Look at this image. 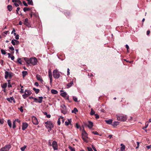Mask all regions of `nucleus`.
Listing matches in <instances>:
<instances>
[{
	"label": "nucleus",
	"instance_id": "49",
	"mask_svg": "<svg viewBox=\"0 0 151 151\" xmlns=\"http://www.w3.org/2000/svg\"><path fill=\"white\" fill-rule=\"evenodd\" d=\"M23 3L25 6H28L27 4L25 2V1H23Z\"/></svg>",
	"mask_w": 151,
	"mask_h": 151
},
{
	"label": "nucleus",
	"instance_id": "52",
	"mask_svg": "<svg viewBox=\"0 0 151 151\" xmlns=\"http://www.w3.org/2000/svg\"><path fill=\"white\" fill-rule=\"evenodd\" d=\"M22 96H23V98H24V99H25L28 96H27V95H26L25 94L24 95H22Z\"/></svg>",
	"mask_w": 151,
	"mask_h": 151
},
{
	"label": "nucleus",
	"instance_id": "8",
	"mask_svg": "<svg viewBox=\"0 0 151 151\" xmlns=\"http://www.w3.org/2000/svg\"><path fill=\"white\" fill-rule=\"evenodd\" d=\"M32 122L33 124L35 125H37L39 123L37 119V118L34 116H33L32 117Z\"/></svg>",
	"mask_w": 151,
	"mask_h": 151
},
{
	"label": "nucleus",
	"instance_id": "53",
	"mask_svg": "<svg viewBox=\"0 0 151 151\" xmlns=\"http://www.w3.org/2000/svg\"><path fill=\"white\" fill-rule=\"evenodd\" d=\"M14 121H15V122H17L19 123H20L21 121L18 119H15Z\"/></svg>",
	"mask_w": 151,
	"mask_h": 151
},
{
	"label": "nucleus",
	"instance_id": "36",
	"mask_svg": "<svg viewBox=\"0 0 151 151\" xmlns=\"http://www.w3.org/2000/svg\"><path fill=\"white\" fill-rule=\"evenodd\" d=\"M26 147H27L26 146L24 145L23 147H22L20 148L21 150L22 151H24L25 149L26 148Z\"/></svg>",
	"mask_w": 151,
	"mask_h": 151
},
{
	"label": "nucleus",
	"instance_id": "57",
	"mask_svg": "<svg viewBox=\"0 0 151 151\" xmlns=\"http://www.w3.org/2000/svg\"><path fill=\"white\" fill-rule=\"evenodd\" d=\"M14 3V5L16 7H18V6H19V4L18 3H16L15 2Z\"/></svg>",
	"mask_w": 151,
	"mask_h": 151
},
{
	"label": "nucleus",
	"instance_id": "14",
	"mask_svg": "<svg viewBox=\"0 0 151 151\" xmlns=\"http://www.w3.org/2000/svg\"><path fill=\"white\" fill-rule=\"evenodd\" d=\"M73 84V81H71L70 82L68 83L66 85V88H69L71 87Z\"/></svg>",
	"mask_w": 151,
	"mask_h": 151
},
{
	"label": "nucleus",
	"instance_id": "27",
	"mask_svg": "<svg viewBox=\"0 0 151 151\" xmlns=\"http://www.w3.org/2000/svg\"><path fill=\"white\" fill-rule=\"evenodd\" d=\"M105 121L107 124H111L112 123V120L111 119L106 120Z\"/></svg>",
	"mask_w": 151,
	"mask_h": 151
},
{
	"label": "nucleus",
	"instance_id": "9",
	"mask_svg": "<svg viewBox=\"0 0 151 151\" xmlns=\"http://www.w3.org/2000/svg\"><path fill=\"white\" fill-rule=\"evenodd\" d=\"M52 146L54 150H57L58 149V145L57 142L55 141H53L52 143Z\"/></svg>",
	"mask_w": 151,
	"mask_h": 151
},
{
	"label": "nucleus",
	"instance_id": "40",
	"mask_svg": "<svg viewBox=\"0 0 151 151\" xmlns=\"http://www.w3.org/2000/svg\"><path fill=\"white\" fill-rule=\"evenodd\" d=\"M69 148L70 150V151H75V149L71 146H69Z\"/></svg>",
	"mask_w": 151,
	"mask_h": 151
},
{
	"label": "nucleus",
	"instance_id": "44",
	"mask_svg": "<svg viewBox=\"0 0 151 151\" xmlns=\"http://www.w3.org/2000/svg\"><path fill=\"white\" fill-rule=\"evenodd\" d=\"M4 122V120L3 119H0V124H3Z\"/></svg>",
	"mask_w": 151,
	"mask_h": 151
},
{
	"label": "nucleus",
	"instance_id": "13",
	"mask_svg": "<svg viewBox=\"0 0 151 151\" xmlns=\"http://www.w3.org/2000/svg\"><path fill=\"white\" fill-rule=\"evenodd\" d=\"M36 78L38 81H39L41 82L42 83L43 80L41 76L39 74H37L36 76Z\"/></svg>",
	"mask_w": 151,
	"mask_h": 151
},
{
	"label": "nucleus",
	"instance_id": "22",
	"mask_svg": "<svg viewBox=\"0 0 151 151\" xmlns=\"http://www.w3.org/2000/svg\"><path fill=\"white\" fill-rule=\"evenodd\" d=\"M39 99H38V101H37V102L41 103L42 101V99H43V97H39Z\"/></svg>",
	"mask_w": 151,
	"mask_h": 151
},
{
	"label": "nucleus",
	"instance_id": "61",
	"mask_svg": "<svg viewBox=\"0 0 151 151\" xmlns=\"http://www.w3.org/2000/svg\"><path fill=\"white\" fill-rule=\"evenodd\" d=\"M20 92L21 93H23L24 92V89L23 88H21Z\"/></svg>",
	"mask_w": 151,
	"mask_h": 151
},
{
	"label": "nucleus",
	"instance_id": "17",
	"mask_svg": "<svg viewBox=\"0 0 151 151\" xmlns=\"http://www.w3.org/2000/svg\"><path fill=\"white\" fill-rule=\"evenodd\" d=\"M10 99H11V101L12 100L14 103L15 102V100L13 97H10V98H7L6 100L9 102H12V101H10Z\"/></svg>",
	"mask_w": 151,
	"mask_h": 151
},
{
	"label": "nucleus",
	"instance_id": "29",
	"mask_svg": "<svg viewBox=\"0 0 151 151\" xmlns=\"http://www.w3.org/2000/svg\"><path fill=\"white\" fill-rule=\"evenodd\" d=\"M67 95V93L66 92H63L61 93L60 94V95L63 97H65Z\"/></svg>",
	"mask_w": 151,
	"mask_h": 151
},
{
	"label": "nucleus",
	"instance_id": "56",
	"mask_svg": "<svg viewBox=\"0 0 151 151\" xmlns=\"http://www.w3.org/2000/svg\"><path fill=\"white\" fill-rule=\"evenodd\" d=\"M80 126L77 123L76 124V127L77 129H78L80 127Z\"/></svg>",
	"mask_w": 151,
	"mask_h": 151
},
{
	"label": "nucleus",
	"instance_id": "4",
	"mask_svg": "<svg viewBox=\"0 0 151 151\" xmlns=\"http://www.w3.org/2000/svg\"><path fill=\"white\" fill-rule=\"evenodd\" d=\"M45 124H46V127L47 128H49L50 129L48 130V131L49 132L51 130V128H53L54 127V124L53 123L50 121H47L46 122H45Z\"/></svg>",
	"mask_w": 151,
	"mask_h": 151
},
{
	"label": "nucleus",
	"instance_id": "64",
	"mask_svg": "<svg viewBox=\"0 0 151 151\" xmlns=\"http://www.w3.org/2000/svg\"><path fill=\"white\" fill-rule=\"evenodd\" d=\"M35 85L37 86H39V83L37 82H35Z\"/></svg>",
	"mask_w": 151,
	"mask_h": 151
},
{
	"label": "nucleus",
	"instance_id": "7",
	"mask_svg": "<svg viewBox=\"0 0 151 151\" xmlns=\"http://www.w3.org/2000/svg\"><path fill=\"white\" fill-rule=\"evenodd\" d=\"M61 107L62 108L61 109V112L64 114H66L67 113L66 106L64 105H63L61 106Z\"/></svg>",
	"mask_w": 151,
	"mask_h": 151
},
{
	"label": "nucleus",
	"instance_id": "21",
	"mask_svg": "<svg viewBox=\"0 0 151 151\" xmlns=\"http://www.w3.org/2000/svg\"><path fill=\"white\" fill-rule=\"evenodd\" d=\"M7 8L8 9V10L9 12H10L13 9V7L11 5H9L7 6Z\"/></svg>",
	"mask_w": 151,
	"mask_h": 151
},
{
	"label": "nucleus",
	"instance_id": "47",
	"mask_svg": "<svg viewBox=\"0 0 151 151\" xmlns=\"http://www.w3.org/2000/svg\"><path fill=\"white\" fill-rule=\"evenodd\" d=\"M139 144H140V143L139 142H137V146L136 147V149H138L139 147Z\"/></svg>",
	"mask_w": 151,
	"mask_h": 151
},
{
	"label": "nucleus",
	"instance_id": "31",
	"mask_svg": "<svg viewBox=\"0 0 151 151\" xmlns=\"http://www.w3.org/2000/svg\"><path fill=\"white\" fill-rule=\"evenodd\" d=\"M27 74V72L26 71H23L22 72V75L23 77H24Z\"/></svg>",
	"mask_w": 151,
	"mask_h": 151
},
{
	"label": "nucleus",
	"instance_id": "12",
	"mask_svg": "<svg viewBox=\"0 0 151 151\" xmlns=\"http://www.w3.org/2000/svg\"><path fill=\"white\" fill-rule=\"evenodd\" d=\"M28 126V124L26 122H23L22 124V129L25 130Z\"/></svg>",
	"mask_w": 151,
	"mask_h": 151
},
{
	"label": "nucleus",
	"instance_id": "43",
	"mask_svg": "<svg viewBox=\"0 0 151 151\" xmlns=\"http://www.w3.org/2000/svg\"><path fill=\"white\" fill-rule=\"evenodd\" d=\"M9 48L12 51H14V48L12 46L11 47H9Z\"/></svg>",
	"mask_w": 151,
	"mask_h": 151
},
{
	"label": "nucleus",
	"instance_id": "11",
	"mask_svg": "<svg viewBox=\"0 0 151 151\" xmlns=\"http://www.w3.org/2000/svg\"><path fill=\"white\" fill-rule=\"evenodd\" d=\"M11 43L13 45H18L19 44V41L14 39L12 40Z\"/></svg>",
	"mask_w": 151,
	"mask_h": 151
},
{
	"label": "nucleus",
	"instance_id": "50",
	"mask_svg": "<svg viewBox=\"0 0 151 151\" xmlns=\"http://www.w3.org/2000/svg\"><path fill=\"white\" fill-rule=\"evenodd\" d=\"M95 135H99L100 136H101L102 135V134H99V133L98 132L96 131H95Z\"/></svg>",
	"mask_w": 151,
	"mask_h": 151
},
{
	"label": "nucleus",
	"instance_id": "48",
	"mask_svg": "<svg viewBox=\"0 0 151 151\" xmlns=\"http://www.w3.org/2000/svg\"><path fill=\"white\" fill-rule=\"evenodd\" d=\"M73 100L77 102L78 101H77V100H78L77 98L76 97L73 96Z\"/></svg>",
	"mask_w": 151,
	"mask_h": 151
},
{
	"label": "nucleus",
	"instance_id": "38",
	"mask_svg": "<svg viewBox=\"0 0 151 151\" xmlns=\"http://www.w3.org/2000/svg\"><path fill=\"white\" fill-rule=\"evenodd\" d=\"M94 114V111L93 109L92 108V109H91V111L90 112V114L91 115H93Z\"/></svg>",
	"mask_w": 151,
	"mask_h": 151
},
{
	"label": "nucleus",
	"instance_id": "60",
	"mask_svg": "<svg viewBox=\"0 0 151 151\" xmlns=\"http://www.w3.org/2000/svg\"><path fill=\"white\" fill-rule=\"evenodd\" d=\"M69 71H70L69 69V68H68V70H67V75L68 76L70 74V73Z\"/></svg>",
	"mask_w": 151,
	"mask_h": 151
},
{
	"label": "nucleus",
	"instance_id": "6",
	"mask_svg": "<svg viewBox=\"0 0 151 151\" xmlns=\"http://www.w3.org/2000/svg\"><path fill=\"white\" fill-rule=\"evenodd\" d=\"M53 77L56 79L58 78L60 76V74L58 71L56 70H54L53 72Z\"/></svg>",
	"mask_w": 151,
	"mask_h": 151
},
{
	"label": "nucleus",
	"instance_id": "28",
	"mask_svg": "<svg viewBox=\"0 0 151 151\" xmlns=\"http://www.w3.org/2000/svg\"><path fill=\"white\" fill-rule=\"evenodd\" d=\"M68 122L66 121L65 122V124L66 126H68L69 124H70L71 123V119H68Z\"/></svg>",
	"mask_w": 151,
	"mask_h": 151
},
{
	"label": "nucleus",
	"instance_id": "45",
	"mask_svg": "<svg viewBox=\"0 0 151 151\" xmlns=\"http://www.w3.org/2000/svg\"><path fill=\"white\" fill-rule=\"evenodd\" d=\"M16 127V126L15 124V121H14L13 122V128L14 129H15Z\"/></svg>",
	"mask_w": 151,
	"mask_h": 151
},
{
	"label": "nucleus",
	"instance_id": "15",
	"mask_svg": "<svg viewBox=\"0 0 151 151\" xmlns=\"http://www.w3.org/2000/svg\"><path fill=\"white\" fill-rule=\"evenodd\" d=\"M82 137H87L88 134L84 130H83L82 132Z\"/></svg>",
	"mask_w": 151,
	"mask_h": 151
},
{
	"label": "nucleus",
	"instance_id": "25",
	"mask_svg": "<svg viewBox=\"0 0 151 151\" xmlns=\"http://www.w3.org/2000/svg\"><path fill=\"white\" fill-rule=\"evenodd\" d=\"M51 92L52 93L54 94H57L58 93V92L57 90L53 89L51 90Z\"/></svg>",
	"mask_w": 151,
	"mask_h": 151
},
{
	"label": "nucleus",
	"instance_id": "59",
	"mask_svg": "<svg viewBox=\"0 0 151 151\" xmlns=\"http://www.w3.org/2000/svg\"><path fill=\"white\" fill-rule=\"evenodd\" d=\"M15 38L17 40L19 39V35H16L15 36Z\"/></svg>",
	"mask_w": 151,
	"mask_h": 151
},
{
	"label": "nucleus",
	"instance_id": "2",
	"mask_svg": "<svg viewBox=\"0 0 151 151\" xmlns=\"http://www.w3.org/2000/svg\"><path fill=\"white\" fill-rule=\"evenodd\" d=\"M117 119L119 121H125L127 119V116L126 115L122 114H118L116 115Z\"/></svg>",
	"mask_w": 151,
	"mask_h": 151
},
{
	"label": "nucleus",
	"instance_id": "62",
	"mask_svg": "<svg viewBox=\"0 0 151 151\" xmlns=\"http://www.w3.org/2000/svg\"><path fill=\"white\" fill-rule=\"evenodd\" d=\"M33 13V12H30L29 13V15H30V17L31 18H32V17Z\"/></svg>",
	"mask_w": 151,
	"mask_h": 151
},
{
	"label": "nucleus",
	"instance_id": "19",
	"mask_svg": "<svg viewBox=\"0 0 151 151\" xmlns=\"http://www.w3.org/2000/svg\"><path fill=\"white\" fill-rule=\"evenodd\" d=\"M32 7L27 8L26 7H24L23 9V10L24 12H25L27 11H29L31 10Z\"/></svg>",
	"mask_w": 151,
	"mask_h": 151
},
{
	"label": "nucleus",
	"instance_id": "16",
	"mask_svg": "<svg viewBox=\"0 0 151 151\" xmlns=\"http://www.w3.org/2000/svg\"><path fill=\"white\" fill-rule=\"evenodd\" d=\"M25 94L28 96L32 94L31 91L29 90H26L25 91Z\"/></svg>",
	"mask_w": 151,
	"mask_h": 151
},
{
	"label": "nucleus",
	"instance_id": "10",
	"mask_svg": "<svg viewBox=\"0 0 151 151\" xmlns=\"http://www.w3.org/2000/svg\"><path fill=\"white\" fill-rule=\"evenodd\" d=\"M86 125L89 128L91 129L93 126V123L91 121H88V123H86Z\"/></svg>",
	"mask_w": 151,
	"mask_h": 151
},
{
	"label": "nucleus",
	"instance_id": "24",
	"mask_svg": "<svg viewBox=\"0 0 151 151\" xmlns=\"http://www.w3.org/2000/svg\"><path fill=\"white\" fill-rule=\"evenodd\" d=\"M121 147L120 148L121 150L122 151H123L125 149V146L124 145L121 144Z\"/></svg>",
	"mask_w": 151,
	"mask_h": 151
},
{
	"label": "nucleus",
	"instance_id": "20",
	"mask_svg": "<svg viewBox=\"0 0 151 151\" xmlns=\"http://www.w3.org/2000/svg\"><path fill=\"white\" fill-rule=\"evenodd\" d=\"M119 122L117 121H115L113 122L112 125L114 127H116L119 125Z\"/></svg>",
	"mask_w": 151,
	"mask_h": 151
},
{
	"label": "nucleus",
	"instance_id": "30",
	"mask_svg": "<svg viewBox=\"0 0 151 151\" xmlns=\"http://www.w3.org/2000/svg\"><path fill=\"white\" fill-rule=\"evenodd\" d=\"M7 123L10 127L11 128L12 127V123L11 121L9 119L8 120Z\"/></svg>",
	"mask_w": 151,
	"mask_h": 151
},
{
	"label": "nucleus",
	"instance_id": "63",
	"mask_svg": "<svg viewBox=\"0 0 151 151\" xmlns=\"http://www.w3.org/2000/svg\"><path fill=\"white\" fill-rule=\"evenodd\" d=\"M150 122H151V119L150 118L149 119V121H147L146 123H148L147 124H148Z\"/></svg>",
	"mask_w": 151,
	"mask_h": 151
},
{
	"label": "nucleus",
	"instance_id": "1",
	"mask_svg": "<svg viewBox=\"0 0 151 151\" xmlns=\"http://www.w3.org/2000/svg\"><path fill=\"white\" fill-rule=\"evenodd\" d=\"M24 59L27 64H31L33 65H36L37 63V59L35 57L30 58L25 57L24 58Z\"/></svg>",
	"mask_w": 151,
	"mask_h": 151
},
{
	"label": "nucleus",
	"instance_id": "3",
	"mask_svg": "<svg viewBox=\"0 0 151 151\" xmlns=\"http://www.w3.org/2000/svg\"><path fill=\"white\" fill-rule=\"evenodd\" d=\"M5 78L6 79H7L8 77H9L10 79H11L12 77L14 75V74L11 72H9L8 71H6L5 72Z\"/></svg>",
	"mask_w": 151,
	"mask_h": 151
},
{
	"label": "nucleus",
	"instance_id": "55",
	"mask_svg": "<svg viewBox=\"0 0 151 151\" xmlns=\"http://www.w3.org/2000/svg\"><path fill=\"white\" fill-rule=\"evenodd\" d=\"M34 99V101L35 102H37V101H38V99H37L36 98L34 97V99Z\"/></svg>",
	"mask_w": 151,
	"mask_h": 151
},
{
	"label": "nucleus",
	"instance_id": "18",
	"mask_svg": "<svg viewBox=\"0 0 151 151\" xmlns=\"http://www.w3.org/2000/svg\"><path fill=\"white\" fill-rule=\"evenodd\" d=\"M7 86V84L6 83H3L1 84V86L3 89L6 88Z\"/></svg>",
	"mask_w": 151,
	"mask_h": 151
},
{
	"label": "nucleus",
	"instance_id": "58",
	"mask_svg": "<svg viewBox=\"0 0 151 151\" xmlns=\"http://www.w3.org/2000/svg\"><path fill=\"white\" fill-rule=\"evenodd\" d=\"M58 123L59 125H60V118H59L58 119Z\"/></svg>",
	"mask_w": 151,
	"mask_h": 151
},
{
	"label": "nucleus",
	"instance_id": "39",
	"mask_svg": "<svg viewBox=\"0 0 151 151\" xmlns=\"http://www.w3.org/2000/svg\"><path fill=\"white\" fill-rule=\"evenodd\" d=\"M87 137H82V138L83 139V140L85 142H87L88 140L87 139Z\"/></svg>",
	"mask_w": 151,
	"mask_h": 151
},
{
	"label": "nucleus",
	"instance_id": "23",
	"mask_svg": "<svg viewBox=\"0 0 151 151\" xmlns=\"http://www.w3.org/2000/svg\"><path fill=\"white\" fill-rule=\"evenodd\" d=\"M28 18H26L25 19L24 24L27 26H28L29 23L28 22Z\"/></svg>",
	"mask_w": 151,
	"mask_h": 151
},
{
	"label": "nucleus",
	"instance_id": "33",
	"mask_svg": "<svg viewBox=\"0 0 151 151\" xmlns=\"http://www.w3.org/2000/svg\"><path fill=\"white\" fill-rule=\"evenodd\" d=\"M78 112V110L76 108H75L73 110H72V113H74L75 114H76V112Z\"/></svg>",
	"mask_w": 151,
	"mask_h": 151
},
{
	"label": "nucleus",
	"instance_id": "41",
	"mask_svg": "<svg viewBox=\"0 0 151 151\" xmlns=\"http://www.w3.org/2000/svg\"><path fill=\"white\" fill-rule=\"evenodd\" d=\"M17 62L18 63H19L20 64H22V63H21V58H18L17 59Z\"/></svg>",
	"mask_w": 151,
	"mask_h": 151
},
{
	"label": "nucleus",
	"instance_id": "37",
	"mask_svg": "<svg viewBox=\"0 0 151 151\" xmlns=\"http://www.w3.org/2000/svg\"><path fill=\"white\" fill-rule=\"evenodd\" d=\"M1 52L2 54L3 55H5L7 53V52H6L3 49H1Z\"/></svg>",
	"mask_w": 151,
	"mask_h": 151
},
{
	"label": "nucleus",
	"instance_id": "26",
	"mask_svg": "<svg viewBox=\"0 0 151 151\" xmlns=\"http://www.w3.org/2000/svg\"><path fill=\"white\" fill-rule=\"evenodd\" d=\"M33 90L35 92L36 94H38L40 91V90L38 89H37L35 88H33Z\"/></svg>",
	"mask_w": 151,
	"mask_h": 151
},
{
	"label": "nucleus",
	"instance_id": "46",
	"mask_svg": "<svg viewBox=\"0 0 151 151\" xmlns=\"http://www.w3.org/2000/svg\"><path fill=\"white\" fill-rule=\"evenodd\" d=\"M49 77L50 78H52V74L51 73H50V71H49Z\"/></svg>",
	"mask_w": 151,
	"mask_h": 151
},
{
	"label": "nucleus",
	"instance_id": "5",
	"mask_svg": "<svg viewBox=\"0 0 151 151\" xmlns=\"http://www.w3.org/2000/svg\"><path fill=\"white\" fill-rule=\"evenodd\" d=\"M11 147V146L10 145H6L4 147L1 148L0 149V151H9Z\"/></svg>",
	"mask_w": 151,
	"mask_h": 151
},
{
	"label": "nucleus",
	"instance_id": "54",
	"mask_svg": "<svg viewBox=\"0 0 151 151\" xmlns=\"http://www.w3.org/2000/svg\"><path fill=\"white\" fill-rule=\"evenodd\" d=\"M88 151H93L92 150V149L90 147H88Z\"/></svg>",
	"mask_w": 151,
	"mask_h": 151
},
{
	"label": "nucleus",
	"instance_id": "34",
	"mask_svg": "<svg viewBox=\"0 0 151 151\" xmlns=\"http://www.w3.org/2000/svg\"><path fill=\"white\" fill-rule=\"evenodd\" d=\"M24 107V106H22L18 108V109H19L21 112H23V108Z\"/></svg>",
	"mask_w": 151,
	"mask_h": 151
},
{
	"label": "nucleus",
	"instance_id": "32",
	"mask_svg": "<svg viewBox=\"0 0 151 151\" xmlns=\"http://www.w3.org/2000/svg\"><path fill=\"white\" fill-rule=\"evenodd\" d=\"M145 127H143L142 129H143L145 130L146 132L147 131V130L146 129H146V128H147L148 127V125H149V124H147V123H145Z\"/></svg>",
	"mask_w": 151,
	"mask_h": 151
},
{
	"label": "nucleus",
	"instance_id": "35",
	"mask_svg": "<svg viewBox=\"0 0 151 151\" xmlns=\"http://www.w3.org/2000/svg\"><path fill=\"white\" fill-rule=\"evenodd\" d=\"M28 4L29 5H33V3L32 1V0H30V1H28Z\"/></svg>",
	"mask_w": 151,
	"mask_h": 151
},
{
	"label": "nucleus",
	"instance_id": "51",
	"mask_svg": "<svg viewBox=\"0 0 151 151\" xmlns=\"http://www.w3.org/2000/svg\"><path fill=\"white\" fill-rule=\"evenodd\" d=\"M95 117L96 119H98L99 118V116L97 114H95Z\"/></svg>",
	"mask_w": 151,
	"mask_h": 151
},
{
	"label": "nucleus",
	"instance_id": "42",
	"mask_svg": "<svg viewBox=\"0 0 151 151\" xmlns=\"http://www.w3.org/2000/svg\"><path fill=\"white\" fill-rule=\"evenodd\" d=\"M20 1L19 0H12V2L13 3H19Z\"/></svg>",
	"mask_w": 151,
	"mask_h": 151
}]
</instances>
